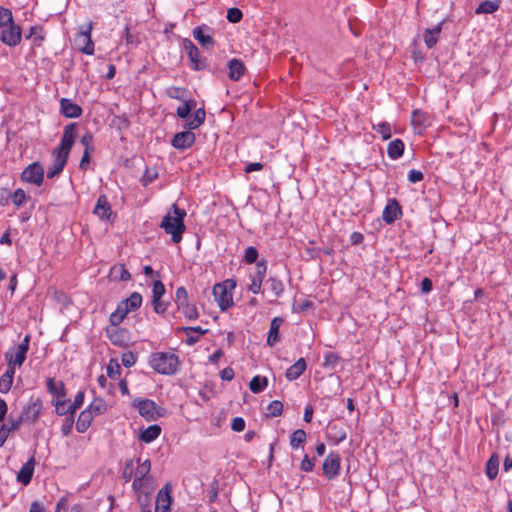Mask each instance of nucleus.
Here are the masks:
<instances>
[{
    "mask_svg": "<svg viewBox=\"0 0 512 512\" xmlns=\"http://www.w3.org/2000/svg\"><path fill=\"white\" fill-rule=\"evenodd\" d=\"M170 212L163 218L160 227L165 230L167 234L171 235L174 243H179L182 239V234L185 231L184 218L186 212L180 209L176 204H173Z\"/></svg>",
    "mask_w": 512,
    "mask_h": 512,
    "instance_id": "nucleus-1",
    "label": "nucleus"
},
{
    "mask_svg": "<svg viewBox=\"0 0 512 512\" xmlns=\"http://www.w3.org/2000/svg\"><path fill=\"white\" fill-rule=\"evenodd\" d=\"M149 363L160 374L172 375L178 368V357L173 353L157 352L151 355Z\"/></svg>",
    "mask_w": 512,
    "mask_h": 512,
    "instance_id": "nucleus-2",
    "label": "nucleus"
},
{
    "mask_svg": "<svg viewBox=\"0 0 512 512\" xmlns=\"http://www.w3.org/2000/svg\"><path fill=\"white\" fill-rule=\"evenodd\" d=\"M236 287V283L232 279H227L222 283H218L213 288V295L222 311L227 310L233 305L232 290Z\"/></svg>",
    "mask_w": 512,
    "mask_h": 512,
    "instance_id": "nucleus-3",
    "label": "nucleus"
},
{
    "mask_svg": "<svg viewBox=\"0 0 512 512\" xmlns=\"http://www.w3.org/2000/svg\"><path fill=\"white\" fill-rule=\"evenodd\" d=\"M92 28V22L86 23L81 26L80 31L74 38L76 48L87 55H92L94 53V43L91 39Z\"/></svg>",
    "mask_w": 512,
    "mask_h": 512,
    "instance_id": "nucleus-4",
    "label": "nucleus"
},
{
    "mask_svg": "<svg viewBox=\"0 0 512 512\" xmlns=\"http://www.w3.org/2000/svg\"><path fill=\"white\" fill-rule=\"evenodd\" d=\"M76 136V124L72 123L67 125L64 128L60 144L57 148L53 150V154H57L68 159L69 153L74 144Z\"/></svg>",
    "mask_w": 512,
    "mask_h": 512,
    "instance_id": "nucleus-5",
    "label": "nucleus"
},
{
    "mask_svg": "<svg viewBox=\"0 0 512 512\" xmlns=\"http://www.w3.org/2000/svg\"><path fill=\"white\" fill-rule=\"evenodd\" d=\"M133 405L138 408V411L141 416H143L146 420H156L157 418L163 416V409L158 407L156 403L149 399L137 400L133 401Z\"/></svg>",
    "mask_w": 512,
    "mask_h": 512,
    "instance_id": "nucleus-6",
    "label": "nucleus"
},
{
    "mask_svg": "<svg viewBox=\"0 0 512 512\" xmlns=\"http://www.w3.org/2000/svg\"><path fill=\"white\" fill-rule=\"evenodd\" d=\"M30 335H26L23 341L16 347L15 353L10 351L5 353V359L8 364L21 367L26 359V354L29 350Z\"/></svg>",
    "mask_w": 512,
    "mask_h": 512,
    "instance_id": "nucleus-7",
    "label": "nucleus"
},
{
    "mask_svg": "<svg viewBox=\"0 0 512 512\" xmlns=\"http://www.w3.org/2000/svg\"><path fill=\"white\" fill-rule=\"evenodd\" d=\"M21 179L24 182L40 186L44 179V169L39 162H33L24 169L21 174Z\"/></svg>",
    "mask_w": 512,
    "mask_h": 512,
    "instance_id": "nucleus-8",
    "label": "nucleus"
},
{
    "mask_svg": "<svg viewBox=\"0 0 512 512\" xmlns=\"http://www.w3.org/2000/svg\"><path fill=\"white\" fill-rule=\"evenodd\" d=\"M0 40L8 46H16L21 41V28L12 21L0 28Z\"/></svg>",
    "mask_w": 512,
    "mask_h": 512,
    "instance_id": "nucleus-9",
    "label": "nucleus"
},
{
    "mask_svg": "<svg viewBox=\"0 0 512 512\" xmlns=\"http://www.w3.org/2000/svg\"><path fill=\"white\" fill-rule=\"evenodd\" d=\"M183 48L187 52L193 69L203 70L206 68V63L201 58V53L199 49L190 39L183 40Z\"/></svg>",
    "mask_w": 512,
    "mask_h": 512,
    "instance_id": "nucleus-10",
    "label": "nucleus"
},
{
    "mask_svg": "<svg viewBox=\"0 0 512 512\" xmlns=\"http://www.w3.org/2000/svg\"><path fill=\"white\" fill-rule=\"evenodd\" d=\"M172 486L170 483L165 484L158 492L155 500V512H167L172 502L171 497Z\"/></svg>",
    "mask_w": 512,
    "mask_h": 512,
    "instance_id": "nucleus-11",
    "label": "nucleus"
},
{
    "mask_svg": "<svg viewBox=\"0 0 512 512\" xmlns=\"http://www.w3.org/2000/svg\"><path fill=\"white\" fill-rule=\"evenodd\" d=\"M107 336L112 344L125 347L129 343V336L126 330L119 328V325L111 324L106 329Z\"/></svg>",
    "mask_w": 512,
    "mask_h": 512,
    "instance_id": "nucleus-12",
    "label": "nucleus"
},
{
    "mask_svg": "<svg viewBox=\"0 0 512 512\" xmlns=\"http://www.w3.org/2000/svg\"><path fill=\"white\" fill-rule=\"evenodd\" d=\"M340 456L337 453H330L324 460L322 468L324 475L332 479L336 477L340 469Z\"/></svg>",
    "mask_w": 512,
    "mask_h": 512,
    "instance_id": "nucleus-13",
    "label": "nucleus"
},
{
    "mask_svg": "<svg viewBox=\"0 0 512 512\" xmlns=\"http://www.w3.org/2000/svg\"><path fill=\"white\" fill-rule=\"evenodd\" d=\"M42 402L40 399L31 400L23 409L20 414L21 419L24 422H35L41 412Z\"/></svg>",
    "mask_w": 512,
    "mask_h": 512,
    "instance_id": "nucleus-14",
    "label": "nucleus"
},
{
    "mask_svg": "<svg viewBox=\"0 0 512 512\" xmlns=\"http://www.w3.org/2000/svg\"><path fill=\"white\" fill-rule=\"evenodd\" d=\"M195 139L196 136L192 131H182L174 135L171 144L178 150H184L191 147Z\"/></svg>",
    "mask_w": 512,
    "mask_h": 512,
    "instance_id": "nucleus-15",
    "label": "nucleus"
},
{
    "mask_svg": "<svg viewBox=\"0 0 512 512\" xmlns=\"http://www.w3.org/2000/svg\"><path fill=\"white\" fill-rule=\"evenodd\" d=\"M193 37L205 49H208L214 45V39L211 35V28L207 25H202L194 28Z\"/></svg>",
    "mask_w": 512,
    "mask_h": 512,
    "instance_id": "nucleus-16",
    "label": "nucleus"
},
{
    "mask_svg": "<svg viewBox=\"0 0 512 512\" xmlns=\"http://www.w3.org/2000/svg\"><path fill=\"white\" fill-rule=\"evenodd\" d=\"M401 215V207L395 199L388 201L383 211V220L387 224L393 223Z\"/></svg>",
    "mask_w": 512,
    "mask_h": 512,
    "instance_id": "nucleus-17",
    "label": "nucleus"
},
{
    "mask_svg": "<svg viewBox=\"0 0 512 512\" xmlns=\"http://www.w3.org/2000/svg\"><path fill=\"white\" fill-rule=\"evenodd\" d=\"M93 212L102 220L110 219L112 209L105 195L99 196Z\"/></svg>",
    "mask_w": 512,
    "mask_h": 512,
    "instance_id": "nucleus-18",
    "label": "nucleus"
},
{
    "mask_svg": "<svg viewBox=\"0 0 512 512\" xmlns=\"http://www.w3.org/2000/svg\"><path fill=\"white\" fill-rule=\"evenodd\" d=\"M35 467V459L34 457H31L20 469V471L17 474V480L18 482L22 483L23 485H27L30 483L33 472Z\"/></svg>",
    "mask_w": 512,
    "mask_h": 512,
    "instance_id": "nucleus-19",
    "label": "nucleus"
},
{
    "mask_svg": "<svg viewBox=\"0 0 512 512\" xmlns=\"http://www.w3.org/2000/svg\"><path fill=\"white\" fill-rule=\"evenodd\" d=\"M60 104L62 113L68 118H77L82 114L81 107L67 98H62Z\"/></svg>",
    "mask_w": 512,
    "mask_h": 512,
    "instance_id": "nucleus-20",
    "label": "nucleus"
},
{
    "mask_svg": "<svg viewBox=\"0 0 512 512\" xmlns=\"http://www.w3.org/2000/svg\"><path fill=\"white\" fill-rule=\"evenodd\" d=\"M283 323V319L281 317H275L272 319L270 324V329L267 337V344L269 346H274L280 339L279 329Z\"/></svg>",
    "mask_w": 512,
    "mask_h": 512,
    "instance_id": "nucleus-21",
    "label": "nucleus"
},
{
    "mask_svg": "<svg viewBox=\"0 0 512 512\" xmlns=\"http://www.w3.org/2000/svg\"><path fill=\"white\" fill-rule=\"evenodd\" d=\"M228 68H229V78L233 81L239 80L245 72V66H244L243 62L236 58L229 61Z\"/></svg>",
    "mask_w": 512,
    "mask_h": 512,
    "instance_id": "nucleus-22",
    "label": "nucleus"
},
{
    "mask_svg": "<svg viewBox=\"0 0 512 512\" xmlns=\"http://www.w3.org/2000/svg\"><path fill=\"white\" fill-rule=\"evenodd\" d=\"M109 277L112 281H128L131 279V274L123 264H117L111 268Z\"/></svg>",
    "mask_w": 512,
    "mask_h": 512,
    "instance_id": "nucleus-23",
    "label": "nucleus"
},
{
    "mask_svg": "<svg viewBox=\"0 0 512 512\" xmlns=\"http://www.w3.org/2000/svg\"><path fill=\"white\" fill-rule=\"evenodd\" d=\"M306 369V362L304 358L297 360L291 367L286 371V377L288 380H295L299 378Z\"/></svg>",
    "mask_w": 512,
    "mask_h": 512,
    "instance_id": "nucleus-24",
    "label": "nucleus"
},
{
    "mask_svg": "<svg viewBox=\"0 0 512 512\" xmlns=\"http://www.w3.org/2000/svg\"><path fill=\"white\" fill-rule=\"evenodd\" d=\"M94 415L87 409L83 410L77 420L76 429L79 433H84L91 425Z\"/></svg>",
    "mask_w": 512,
    "mask_h": 512,
    "instance_id": "nucleus-25",
    "label": "nucleus"
},
{
    "mask_svg": "<svg viewBox=\"0 0 512 512\" xmlns=\"http://www.w3.org/2000/svg\"><path fill=\"white\" fill-rule=\"evenodd\" d=\"M411 123L414 129L417 130V133H421L428 125L426 114L421 110L413 111L411 116Z\"/></svg>",
    "mask_w": 512,
    "mask_h": 512,
    "instance_id": "nucleus-26",
    "label": "nucleus"
},
{
    "mask_svg": "<svg viewBox=\"0 0 512 512\" xmlns=\"http://www.w3.org/2000/svg\"><path fill=\"white\" fill-rule=\"evenodd\" d=\"M53 155H54L53 165L47 171V177L49 179H52L55 176L59 175L63 171L64 166L66 165V162H67L66 158L59 156L57 154H53Z\"/></svg>",
    "mask_w": 512,
    "mask_h": 512,
    "instance_id": "nucleus-27",
    "label": "nucleus"
},
{
    "mask_svg": "<svg viewBox=\"0 0 512 512\" xmlns=\"http://www.w3.org/2000/svg\"><path fill=\"white\" fill-rule=\"evenodd\" d=\"M161 433V427L157 424L151 425L146 429L142 430L139 439L142 442L150 443L154 441Z\"/></svg>",
    "mask_w": 512,
    "mask_h": 512,
    "instance_id": "nucleus-28",
    "label": "nucleus"
},
{
    "mask_svg": "<svg viewBox=\"0 0 512 512\" xmlns=\"http://www.w3.org/2000/svg\"><path fill=\"white\" fill-rule=\"evenodd\" d=\"M440 32H441V23L432 29H429V28L425 29L423 37H424L425 44L428 48H432L436 45Z\"/></svg>",
    "mask_w": 512,
    "mask_h": 512,
    "instance_id": "nucleus-29",
    "label": "nucleus"
},
{
    "mask_svg": "<svg viewBox=\"0 0 512 512\" xmlns=\"http://www.w3.org/2000/svg\"><path fill=\"white\" fill-rule=\"evenodd\" d=\"M129 312L130 311L127 307V304H124L121 301L118 304L116 310L110 315V323L114 325H119Z\"/></svg>",
    "mask_w": 512,
    "mask_h": 512,
    "instance_id": "nucleus-30",
    "label": "nucleus"
},
{
    "mask_svg": "<svg viewBox=\"0 0 512 512\" xmlns=\"http://www.w3.org/2000/svg\"><path fill=\"white\" fill-rule=\"evenodd\" d=\"M404 143L400 139H395L388 144L387 153L392 159H397L403 155Z\"/></svg>",
    "mask_w": 512,
    "mask_h": 512,
    "instance_id": "nucleus-31",
    "label": "nucleus"
},
{
    "mask_svg": "<svg viewBox=\"0 0 512 512\" xmlns=\"http://www.w3.org/2000/svg\"><path fill=\"white\" fill-rule=\"evenodd\" d=\"M499 470V457L497 454H492L486 463V475L490 480L496 478Z\"/></svg>",
    "mask_w": 512,
    "mask_h": 512,
    "instance_id": "nucleus-32",
    "label": "nucleus"
},
{
    "mask_svg": "<svg viewBox=\"0 0 512 512\" xmlns=\"http://www.w3.org/2000/svg\"><path fill=\"white\" fill-rule=\"evenodd\" d=\"M500 1H484L476 8V14H491L499 8Z\"/></svg>",
    "mask_w": 512,
    "mask_h": 512,
    "instance_id": "nucleus-33",
    "label": "nucleus"
},
{
    "mask_svg": "<svg viewBox=\"0 0 512 512\" xmlns=\"http://www.w3.org/2000/svg\"><path fill=\"white\" fill-rule=\"evenodd\" d=\"M267 385V378L257 375L251 379L249 383V388L253 393H260L267 387Z\"/></svg>",
    "mask_w": 512,
    "mask_h": 512,
    "instance_id": "nucleus-34",
    "label": "nucleus"
},
{
    "mask_svg": "<svg viewBox=\"0 0 512 512\" xmlns=\"http://www.w3.org/2000/svg\"><path fill=\"white\" fill-rule=\"evenodd\" d=\"M47 389L57 398H63L65 396L64 384L62 382L57 384L53 378L47 380Z\"/></svg>",
    "mask_w": 512,
    "mask_h": 512,
    "instance_id": "nucleus-35",
    "label": "nucleus"
},
{
    "mask_svg": "<svg viewBox=\"0 0 512 512\" xmlns=\"http://www.w3.org/2000/svg\"><path fill=\"white\" fill-rule=\"evenodd\" d=\"M137 464H138V466L136 468V471H134V475L137 478L144 479L150 472L151 462L149 459H146L143 462H141V458H138Z\"/></svg>",
    "mask_w": 512,
    "mask_h": 512,
    "instance_id": "nucleus-36",
    "label": "nucleus"
},
{
    "mask_svg": "<svg viewBox=\"0 0 512 512\" xmlns=\"http://www.w3.org/2000/svg\"><path fill=\"white\" fill-rule=\"evenodd\" d=\"M267 285L269 287L270 292L272 293V296L274 298L273 300L278 298L284 290L282 282L276 278H269L267 280Z\"/></svg>",
    "mask_w": 512,
    "mask_h": 512,
    "instance_id": "nucleus-37",
    "label": "nucleus"
},
{
    "mask_svg": "<svg viewBox=\"0 0 512 512\" xmlns=\"http://www.w3.org/2000/svg\"><path fill=\"white\" fill-rule=\"evenodd\" d=\"M306 432L303 429L295 430L290 438V445L293 449L298 448L301 444L306 441Z\"/></svg>",
    "mask_w": 512,
    "mask_h": 512,
    "instance_id": "nucleus-38",
    "label": "nucleus"
},
{
    "mask_svg": "<svg viewBox=\"0 0 512 512\" xmlns=\"http://www.w3.org/2000/svg\"><path fill=\"white\" fill-rule=\"evenodd\" d=\"M122 302L127 304L129 311H133L140 307L142 303V296L137 292H133L127 299L123 300Z\"/></svg>",
    "mask_w": 512,
    "mask_h": 512,
    "instance_id": "nucleus-39",
    "label": "nucleus"
},
{
    "mask_svg": "<svg viewBox=\"0 0 512 512\" xmlns=\"http://www.w3.org/2000/svg\"><path fill=\"white\" fill-rule=\"evenodd\" d=\"M87 410L92 412L94 416L100 415L106 411V404L102 399L96 398L91 402Z\"/></svg>",
    "mask_w": 512,
    "mask_h": 512,
    "instance_id": "nucleus-40",
    "label": "nucleus"
},
{
    "mask_svg": "<svg viewBox=\"0 0 512 512\" xmlns=\"http://www.w3.org/2000/svg\"><path fill=\"white\" fill-rule=\"evenodd\" d=\"M373 129L380 133L383 140H388L391 137V126L388 122H380L378 124H373Z\"/></svg>",
    "mask_w": 512,
    "mask_h": 512,
    "instance_id": "nucleus-41",
    "label": "nucleus"
},
{
    "mask_svg": "<svg viewBox=\"0 0 512 512\" xmlns=\"http://www.w3.org/2000/svg\"><path fill=\"white\" fill-rule=\"evenodd\" d=\"M266 272H267L266 262H265V260H261V261L257 262V264L255 266V272L252 276V279L256 280V281L263 282Z\"/></svg>",
    "mask_w": 512,
    "mask_h": 512,
    "instance_id": "nucleus-42",
    "label": "nucleus"
},
{
    "mask_svg": "<svg viewBox=\"0 0 512 512\" xmlns=\"http://www.w3.org/2000/svg\"><path fill=\"white\" fill-rule=\"evenodd\" d=\"M195 106L196 102L194 100L186 101L182 106L177 108V116L182 119L187 118Z\"/></svg>",
    "mask_w": 512,
    "mask_h": 512,
    "instance_id": "nucleus-43",
    "label": "nucleus"
},
{
    "mask_svg": "<svg viewBox=\"0 0 512 512\" xmlns=\"http://www.w3.org/2000/svg\"><path fill=\"white\" fill-rule=\"evenodd\" d=\"M339 361L340 357L337 354L328 352L325 354L323 366L334 369Z\"/></svg>",
    "mask_w": 512,
    "mask_h": 512,
    "instance_id": "nucleus-44",
    "label": "nucleus"
},
{
    "mask_svg": "<svg viewBox=\"0 0 512 512\" xmlns=\"http://www.w3.org/2000/svg\"><path fill=\"white\" fill-rule=\"evenodd\" d=\"M268 416L269 417H277L282 414L283 411V404L282 402L275 400L272 401L268 406Z\"/></svg>",
    "mask_w": 512,
    "mask_h": 512,
    "instance_id": "nucleus-45",
    "label": "nucleus"
},
{
    "mask_svg": "<svg viewBox=\"0 0 512 512\" xmlns=\"http://www.w3.org/2000/svg\"><path fill=\"white\" fill-rule=\"evenodd\" d=\"M179 310L186 316L188 319H196L198 317L197 309L194 305H191L189 303H186L184 305H181V307H178Z\"/></svg>",
    "mask_w": 512,
    "mask_h": 512,
    "instance_id": "nucleus-46",
    "label": "nucleus"
},
{
    "mask_svg": "<svg viewBox=\"0 0 512 512\" xmlns=\"http://www.w3.org/2000/svg\"><path fill=\"white\" fill-rule=\"evenodd\" d=\"M13 21L12 12L9 9L0 6V28H5V25Z\"/></svg>",
    "mask_w": 512,
    "mask_h": 512,
    "instance_id": "nucleus-47",
    "label": "nucleus"
},
{
    "mask_svg": "<svg viewBox=\"0 0 512 512\" xmlns=\"http://www.w3.org/2000/svg\"><path fill=\"white\" fill-rule=\"evenodd\" d=\"M107 374L112 379L120 376V366L116 360H111L107 366Z\"/></svg>",
    "mask_w": 512,
    "mask_h": 512,
    "instance_id": "nucleus-48",
    "label": "nucleus"
},
{
    "mask_svg": "<svg viewBox=\"0 0 512 512\" xmlns=\"http://www.w3.org/2000/svg\"><path fill=\"white\" fill-rule=\"evenodd\" d=\"M11 198H12V202L17 206V207H20L22 206L25 201H26V194L24 192V190L22 189H17L14 191V193L11 195Z\"/></svg>",
    "mask_w": 512,
    "mask_h": 512,
    "instance_id": "nucleus-49",
    "label": "nucleus"
},
{
    "mask_svg": "<svg viewBox=\"0 0 512 512\" xmlns=\"http://www.w3.org/2000/svg\"><path fill=\"white\" fill-rule=\"evenodd\" d=\"M226 17L229 22L238 23L242 19L243 14L240 9L233 7L228 9Z\"/></svg>",
    "mask_w": 512,
    "mask_h": 512,
    "instance_id": "nucleus-50",
    "label": "nucleus"
},
{
    "mask_svg": "<svg viewBox=\"0 0 512 512\" xmlns=\"http://www.w3.org/2000/svg\"><path fill=\"white\" fill-rule=\"evenodd\" d=\"M176 303L178 307H181V305L188 303V294L184 287H179L176 290Z\"/></svg>",
    "mask_w": 512,
    "mask_h": 512,
    "instance_id": "nucleus-51",
    "label": "nucleus"
},
{
    "mask_svg": "<svg viewBox=\"0 0 512 512\" xmlns=\"http://www.w3.org/2000/svg\"><path fill=\"white\" fill-rule=\"evenodd\" d=\"M55 408L56 413L58 415L69 414L70 409H68V402L66 400H61L60 398H57V401L55 402Z\"/></svg>",
    "mask_w": 512,
    "mask_h": 512,
    "instance_id": "nucleus-52",
    "label": "nucleus"
},
{
    "mask_svg": "<svg viewBox=\"0 0 512 512\" xmlns=\"http://www.w3.org/2000/svg\"><path fill=\"white\" fill-rule=\"evenodd\" d=\"M258 258V251L256 248L250 246L245 250L244 260L251 264L254 263Z\"/></svg>",
    "mask_w": 512,
    "mask_h": 512,
    "instance_id": "nucleus-53",
    "label": "nucleus"
},
{
    "mask_svg": "<svg viewBox=\"0 0 512 512\" xmlns=\"http://www.w3.org/2000/svg\"><path fill=\"white\" fill-rule=\"evenodd\" d=\"M165 293V287L161 281H155L153 285V299L160 300Z\"/></svg>",
    "mask_w": 512,
    "mask_h": 512,
    "instance_id": "nucleus-54",
    "label": "nucleus"
},
{
    "mask_svg": "<svg viewBox=\"0 0 512 512\" xmlns=\"http://www.w3.org/2000/svg\"><path fill=\"white\" fill-rule=\"evenodd\" d=\"M40 30L41 29L39 27H31L29 35L27 36L28 39H33V43L35 45H40L41 41L43 40V37L39 35Z\"/></svg>",
    "mask_w": 512,
    "mask_h": 512,
    "instance_id": "nucleus-55",
    "label": "nucleus"
},
{
    "mask_svg": "<svg viewBox=\"0 0 512 512\" xmlns=\"http://www.w3.org/2000/svg\"><path fill=\"white\" fill-rule=\"evenodd\" d=\"M73 424H74V417L67 416L64 419L62 427H61V431H62L63 435L67 436L71 433Z\"/></svg>",
    "mask_w": 512,
    "mask_h": 512,
    "instance_id": "nucleus-56",
    "label": "nucleus"
},
{
    "mask_svg": "<svg viewBox=\"0 0 512 512\" xmlns=\"http://www.w3.org/2000/svg\"><path fill=\"white\" fill-rule=\"evenodd\" d=\"M135 477L134 475V465L133 460H128L125 464L124 470H123V478L128 481L131 478Z\"/></svg>",
    "mask_w": 512,
    "mask_h": 512,
    "instance_id": "nucleus-57",
    "label": "nucleus"
},
{
    "mask_svg": "<svg viewBox=\"0 0 512 512\" xmlns=\"http://www.w3.org/2000/svg\"><path fill=\"white\" fill-rule=\"evenodd\" d=\"M122 364L125 367H131L136 362V356L132 352H126L122 355Z\"/></svg>",
    "mask_w": 512,
    "mask_h": 512,
    "instance_id": "nucleus-58",
    "label": "nucleus"
},
{
    "mask_svg": "<svg viewBox=\"0 0 512 512\" xmlns=\"http://www.w3.org/2000/svg\"><path fill=\"white\" fill-rule=\"evenodd\" d=\"M231 428L232 430L236 431V432H241L244 430L245 428V421L243 418L241 417H236L233 419L232 421V424H231Z\"/></svg>",
    "mask_w": 512,
    "mask_h": 512,
    "instance_id": "nucleus-59",
    "label": "nucleus"
},
{
    "mask_svg": "<svg viewBox=\"0 0 512 512\" xmlns=\"http://www.w3.org/2000/svg\"><path fill=\"white\" fill-rule=\"evenodd\" d=\"M12 382L13 381L11 379L2 375L0 378V392L7 393L11 389Z\"/></svg>",
    "mask_w": 512,
    "mask_h": 512,
    "instance_id": "nucleus-60",
    "label": "nucleus"
},
{
    "mask_svg": "<svg viewBox=\"0 0 512 512\" xmlns=\"http://www.w3.org/2000/svg\"><path fill=\"white\" fill-rule=\"evenodd\" d=\"M81 144L85 147V150L89 151L92 148L93 136L90 132L85 133L81 139Z\"/></svg>",
    "mask_w": 512,
    "mask_h": 512,
    "instance_id": "nucleus-61",
    "label": "nucleus"
},
{
    "mask_svg": "<svg viewBox=\"0 0 512 512\" xmlns=\"http://www.w3.org/2000/svg\"><path fill=\"white\" fill-rule=\"evenodd\" d=\"M423 173L419 170H410L408 173V180L412 183L420 182L423 180Z\"/></svg>",
    "mask_w": 512,
    "mask_h": 512,
    "instance_id": "nucleus-62",
    "label": "nucleus"
},
{
    "mask_svg": "<svg viewBox=\"0 0 512 512\" xmlns=\"http://www.w3.org/2000/svg\"><path fill=\"white\" fill-rule=\"evenodd\" d=\"M314 467V463L311 459L308 458V456H305L304 459L302 460L301 462V465H300V468L303 470V471H311Z\"/></svg>",
    "mask_w": 512,
    "mask_h": 512,
    "instance_id": "nucleus-63",
    "label": "nucleus"
},
{
    "mask_svg": "<svg viewBox=\"0 0 512 512\" xmlns=\"http://www.w3.org/2000/svg\"><path fill=\"white\" fill-rule=\"evenodd\" d=\"M206 112L203 108H199L194 113V119L197 121V123H200L202 125L205 121Z\"/></svg>",
    "mask_w": 512,
    "mask_h": 512,
    "instance_id": "nucleus-64",
    "label": "nucleus"
}]
</instances>
